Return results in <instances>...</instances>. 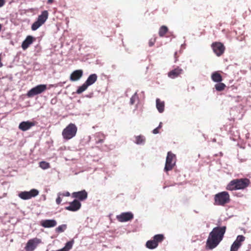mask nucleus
<instances>
[{
    "label": "nucleus",
    "mask_w": 251,
    "mask_h": 251,
    "mask_svg": "<svg viewBox=\"0 0 251 251\" xmlns=\"http://www.w3.org/2000/svg\"><path fill=\"white\" fill-rule=\"evenodd\" d=\"M226 230V226H217L210 232L206 243V249L215 248L223 240Z\"/></svg>",
    "instance_id": "1"
},
{
    "label": "nucleus",
    "mask_w": 251,
    "mask_h": 251,
    "mask_svg": "<svg viewBox=\"0 0 251 251\" xmlns=\"http://www.w3.org/2000/svg\"><path fill=\"white\" fill-rule=\"evenodd\" d=\"M250 184L251 181L247 178H236L231 180L227 184L226 189L228 191L244 190L247 189Z\"/></svg>",
    "instance_id": "2"
},
{
    "label": "nucleus",
    "mask_w": 251,
    "mask_h": 251,
    "mask_svg": "<svg viewBox=\"0 0 251 251\" xmlns=\"http://www.w3.org/2000/svg\"><path fill=\"white\" fill-rule=\"evenodd\" d=\"M230 201V196L227 192L223 191L214 196V204L224 206Z\"/></svg>",
    "instance_id": "3"
},
{
    "label": "nucleus",
    "mask_w": 251,
    "mask_h": 251,
    "mask_svg": "<svg viewBox=\"0 0 251 251\" xmlns=\"http://www.w3.org/2000/svg\"><path fill=\"white\" fill-rule=\"evenodd\" d=\"M77 130V128L74 124H70L62 131L63 138L67 140L72 139L75 136Z\"/></svg>",
    "instance_id": "4"
},
{
    "label": "nucleus",
    "mask_w": 251,
    "mask_h": 251,
    "mask_svg": "<svg viewBox=\"0 0 251 251\" xmlns=\"http://www.w3.org/2000/svg\"><path fill=\"white\" fill-rule=\"evenodd\" d=\"M176 162V155L173 153L171 151H169L166 157L164 171L165 172H168L172 170L175 166Z\"/></svg>",
    "instance_id": "5"
},
{
    "label": "nucleus",
    "mask_w": 251,
    "mask_h": 251,
    "mask_svg": "<svg viewBox=\"0 0 251 251\" xmlns=\"http://www.w3.org/2000/svg\"><path fill=\"white\" fill-rule=\"evenodd\" d=\"M47 89V85L45 84L38 85L30 89L27 93V96L31 98L35 95L41 94L45 91Z\"/></svg>",
    "instance_id": "6"
},
{
    "label": "nucleus",
    "mask_w": 251,
    "mask_h": 251,
    "mask_svg": "<svg viewBox=\"0 0 251 251\" xmlns=\"http://www.w3.org/2000/svg\"><path fill=\"white\" fill-rule=\"evenodd\" d=\"M211 48L214 52L218 56H221L224 53L226 48L224 44L221 42H215L212 44Z\"/></svg>",
    "instance_id": "7"
},
{
    "label": "nucleus",
    "mask_w": 251,
    "mask_h": 251,
    "mask_svg": "<svg viewBox=\"0 0 251 251\" xmlns=\"http://www.w3.org/2000/svg\"><path fill=\"white\" fill-rule=\"evenodd\" d=\"M39 194V191L35 189H32L29 191L21 192L18 195L19 197L23 200H28L32 197H35Z\"/></svg>",
    "instance_id": "8"
},
{
    "label": "nucleus",
    "mask_w": 251,
    "mask_h": 251,
    "mask_svg": "<svg viewBox=\"0 0 251 251\" xmlns=\"http://www.w3.org/2000/svg\"><path fill=\"white\" fill-rule=\"evenodd\" d=\"M41 242V240L37 238L30 239L27 242L25 249L26 251H33Z\"/></svg>",
    "instance_id": "9"
},
{
    "label": "nucleus",
    "mask_w": 251,
    "mask_h": 251,
    "mask_svg": "<svg viewBox=\"0 0 251 251\" xmlns=\"http://www.w3.org/2000/svg\"><path fill=\"white\" fill-rule=\"evenodd\" d=\"M116 218L120 222H126L133 219V214L130 212L122 213L117 215Z\"/></svg>",
    "instance_id": "10"
},
{
    "label": "nucleus",
    "mask_w": 251,
    "mask_h": 251,
    "mask_svg": "<svg viewBox=\"0 0 251 251\" xmlns=\"http://www.w3.org/2000/svg\"><path fill=\"white\" fill-rule=\"evenodd\" d=\"M81 206V203L77 200H74L70 202V205L65 207V209L71 211H76Z\"/></svg>",
    "instance_id": "11"
},
{
    "label": "nucleus",
    "mask_w": 251,
    "mask_h": 251,
    "mask_svg": "<svg viewBox=\"0 0 251 251\" xmlns=\"http://www.w3.org/2000/svg\"><path fill=\"white\" fill-rule=\"evenodd\" d=\"M35 125V122L25 121L21 122L19 125V128L23 131H25L29 129L31 127Z\"/></svg>",
    "instance_id": "12"
},
{
    "label": "nucleus",
    "mask_w": 251,
    "mask_h": 251,
    "mask_svg": "<svg viewBox=\"0 0 251 251\" xmlns=\"http://www.w3.org/2000/svg\"><path fill=\"white\" fill-rule=\"evenodd\" d=\"M88 194L85 190H82L78 192H75L72 193V197L75 199H77L81 201L86 200L87 198Z\"/></svg>",
    "instance_id": "13"
},
{
    "label": "nucleus",
    "mask_w": 251,
    "mask_h": 251,
    "mask_svg": "<svg viewBox=\"0 0 251 251\" xmlns=\"http://www.w3.org/2000/svg\"><path fill=\"white\" fill-rule=\"evenodd\" d=\"M82 70H76L74 71L70 75V79L72 81H75L79 80L83 75Z\"/></svg>",
    "instance_id": "14"
},
{
    "label": "nucleus",
    "mask_w": 251,
    "mask_h": 251,
    "mask_svg": "<svg viewBox=\"0 0 251 251\" xmlns=\"http://www.w3.org/2000/svg\"><path fill=\"white\" fill-rule=\"evenodd\" d=\"M183 72V70L179 67L171 70L168 73V76L172 78H175L180 75Z\"/></svg>",
    "instance_id": "15"
},
{
    "label": "nucleus",
    "mask_w": 251,
    "mask_h": 251,
    "mask_svg": "<svg viewBox=\"0 0 251 251\" xmlns=\"http://www.w3.org/2000/svg\"><path fill=\"white\" fill-rule=\"evenodd\" d=\"M35 38L30 35L26 37L25 39L23 42L22 44V48L24 50L27 49L29 46L32 44Z\"/></svg>",
    "instance_id": "16"
},
{
    "label": "nucleus",
    "mask_w": 251,
    "mask_h": 251,
    "mask_svg": "<svg viewBox=\"0 0 251 251\" xmlns=\"http://www.w3.org/2000/svg\"><path fill=\"white\" fill-rule=\"evenodd\" d=\"M56 224L57 223L54 220H46L41 222V226L46 228L54 227Z\"/></svg>",
    "instance_id": "17"
},
{
    "label": "nucleus",
    "mask_w": 251,
    "mask_h": 251,
    "mask_svg": "<svg viewBox=\"0 0 251 251\" xmlns=\"http://www.w3.org/2000/svg\"><path fill=\"white\" fill-rule=\"evenodd\" d=\"M97 78L98 76L96 74H91L89 76L85 82L87 84V85L90 86L93 84L97 81Z\"/></svg>",
    "instance_id": "18"
},
{
    "label": "nucleus",
    "mask_w": 251,
    "mask_h": 251,
    "mask_svg": "<svg viewBox=\"0 0 251 251\" xmlns=\"http://www.w3.org/2000/svg\"><path fill=\"white\" fill-rule=\"evenodd\" d=\"M212 80L215 82H221L223 80L221 75L218 72H214L211 75Z\"/></svg>",
    "instance_id": "19"
},
{
    "label": "nucleus",
    "mask_w": 251,
    "mask_h": 251,
    "mask_svg": "<svg viewBox=\"0 0 251 251\" xmlns=\"http://www.w3.org/2000/svg\"><path fill=\"white\" fill-rule=\"evenodd\" d=\"M48 16L49 13L48 11L44 10L42 12L41 15L38 16L37 20L44 24L48 19Z\"/></svg>",
    "instance_id": "20"
},
{
    "label": "nucleus",
    "mask_w": 251,
    "mask_h": 251,
    "mask_svg": "<svg viewBox=\"0 0 251 251\" xmlns=\"http://www.w3.org/2000/svg\"><path fill=\"white\" fill-rule=\"evenodd\" d=\"M156 106L158 111L160 113H162L164 110V101H161L159 99H157L156 100Z\"/></svg>",
    "instance_id": "21"
},
{
    "label": "nucleus",
    "mask_w": 251,
    "mask_h": 251,
    "mask_svg": "<svg viewBox=\"0 0 251 251\" xmlns=\"http://www.w3.org/2000/svg\"><path fill=\"white\" fill-rule=\"evenodd\" d=\"M158 246L157 244L152 239L149 240L146 243V247L150 249H153Z\"/></svg>",
    "instance_id": "22"
},
{
    "label": "nucleus",
    "mask_w": 251,
    "mask_h": 251,
    "mask_svg": "<svg viewBox=\"0 0 251 251\" xmlns=\"http://www.w3.org/2000/svg\"><path fill=\"white\" fill-rule=\"evenodd\" d=\"M168 27L165 25H162L161 26L159 30V35L160 37H163L165 34L168 32Z\"/></svg>",
    "instance_id": "23"
},
{
    "label": "nucleus",
    "mask_w": 251,
    "mask_h": 251,
    "mask_svg": "<svg viewBox=\"0 0 251 251\" xmlns=\"http://www.w3.org/2000/svg\"><path fill=\"white\" fill-rule=\"evenodd\" d=\"M226 87V85L224 83L221 82H218V83L215 85V88L217 91H222L225 90Z\"/></svg>",
    "instance_id": "24"
},
{
    "label": "nucleus",
    "mask_w": 251,
    "mask_h": 251,
    "mask_svg": "<svg viewBox=\"0 0 251 251\" xmlns=\"http://www.w3.org/2000/svg\"><path fill=\"white\" fill-rule=\"evenodd\" d=\"M165 237L163 234H157L153 236V239L155 241L156 243L158 245L159 243H161L164 239Z\"/></svg>",
    "instance_id": "25"
},
{
    "label": "nucleus",
    "mask_w": 251,
    "mask_h": 251,
    "mask_svg": "<svg viewBox=\"0 0 251 251\" xmlns=\"http://www.w3.org/2000/svg\"><path fill=\"white\" fill-rule=\"evenodd\" d=\"M245 240V237L243 235H238L233 243L236 244V245H240V247H241L242 246V243Z\"/></svg>",
    "instance_id": "26"
},
{
    "label": "nucleus",
    "mask_w": 251,
    "mask_h": 251,
    "mask_svg": "<svg viewBox=\"0 0 251 251\" xmlns=\"http://www.w3.org/2000/svg\"><path fill=\"white\" fill-rule=\"evenodd\" d=\"M88 86H89L87 85L85 82H84V83H83L81 86L78 88L76 93L78 94L82 93L87 89Z\"/></svg>",
    "instance_id": "27"
},
{
    "label": "nucleus",
    "mask_w": 251,
    "mask_h": 251,
    "mask_svg": "<svg viewBox=\"0 0 251 251\" xmlns=\"http://www.w3.org/2000/svg\"><path fill=\"white\" fill-rule=\"evenodd\" d=\"M43 24H42L41 22H40L39 21L37 20L36 21H35L31 25V29L32 30H37L39 27H40L42 25H43Z\"/></svg>",
    "instance_id": "28"
},
{
    "label": "nucleus",
    "mask_w": 251,
    "mask_h": 251,
    "mask_svg": "<svg viewBox=\"0 0 251 251\" xmlns=\"http://www.w3.org/2000/svg\"><path fill=\"white\" fill-rule=\"evenodd\" d=\"M39 166L44 170H46L50 168V163L46 161L40 162L39 163Z\"/></svg>",
    "instance_id": "29"
},
{
    "label": "nucleus",
    "mask_w": 251,
    "mask_h": 251,
    "mask_svg": "<svg viewBox=\"0 0 251 251\" xmlns=\"http://www.w3.org/2000/svg\"><path fill=\"white\" fill-rule=\"evenodd\" d=\"M145 138L142 136H138L136 137V143L137 144H141L144 142Z\"/></svg>",
    "instance_id": "30"
},
{
    "label": "nucleus",
    "mask_w": 251,
    "mask_h": 251,
    "mask_svg": "<svg viewBox=\"0 0 251 251\" xmlns=\"http://www.w3.org/2000/svg\"><path fill=\"white\" fill-rule=\"evenodd\" d=\"M66 225H62L56 228V231L58 232H62L66 229Z\"/></svg>",
    "instance_id": "31"
},
{
    "label": "nucleus",
    "mask_w": 251,
    "mask_h": 251,
    "mask_svg": "<svg viewBox=\"0 0 251 251\" xmlns=\"http://www.w3.org/2000/svg\"><path fill=\"white\" fill-rule=\"evenodd\" d=\"M138 97L136 93H135L130 98V104H133L135 101L138 100Z\"/></svg>",
    "instance_id": "32"
},
{
    "label": "nucleus",
    "mask_w": 251,
    "mask_h": 251,
    "mask_svg": "<svg viewBox=\"0 0 251 251\" xmlns=\"http://www.w3.org/2000/svg\"><path fill=\"white\" fill-rule=\"evenodd\" d=\"M240 248V245L233 243L230 247V251H237Z\"/></svg>",
    "instance_id": "33"
},
{
    "label": "nucleus",
    "mask_w": 251,
    "mask_h": 251,
    "mask_svg": "<svg viewBox=\"0 0 251 251\" xmlns=\"http://www.w3.org/2000/svg\"><path fill=\"white\" fill-rule=\"evenodd\" d=\"M155 42H156V38H151L149 42V46L150 47H152V46H153L154 43H155Z\"/></svg>",
    "instance_id": "34"
},
{
    "label": "nucleus",
    "mask_w": 251,
    "mask_h": 251,
    "mask_svg": "<svg viewBox=\"0 0 251 251\" xmlns=\"http://www.w3.org/2000/svg\"><path fill=\"white\" fill-rule=\"evenodd\" d=\"M62 201V199L61 198L60 195L58 193V197L56 199V202L57 204H60Z\"/></svg>",
    "instance_id": "35"
},
{
    "label": "nucleus",
    "mask_w": 251,
    "mask_h": 251,
    "mask_svg": "<svg viewBox=\"0 0 251 251\" xmlns=\"http://www.w3.org/2000/svg\"><path fill=\"white\" fill-rule=\"evenodd\" d=\"M59 194L61 196L63 197H69L70 196V194L69 192H66L63 193H59Z\"/></svg>",
    "instance_id": "36"
},
{
    "label": "nucleus",
    "mask_w": 251,
    "mask_h": 251,
    "mask_svg": "<svg viewBox=\"0 0 251 251\" xmlns=\"http://www.w3.org/2000/svg\"><path fill=\"white\" fill-rule=\"evenodd\" d=\"M159 127H157L156 128H155L154 129H153V131H152L153 133L157 134V133H159Z\"/></svg>",
    "instance_id": "37"
},
{
    "label": "nucleus",
    "mask_w": 251,
    "mask_h": 251,
    "mask_svg": "<svg viewBox=\"0 0 251 251\" xmlns=\"http://www.w3.org/2000/svg\"><path fill=\"white\" fill-rule=\"evenodd\" d=\"M5 0H0V7H2L5 4Z\"/></svg>",
    "instance_id": "38"
},
{
    "label": "nucleus",
    "mask_w": 251,
    "mask_h": 251,
    "mask_svg": "<svg viewBox=\"0 0 251 251\" xmlns=\"http://www.w3.org/2000/svg\"><path fill=\"white\" fill-rule=\"evenodd\" d=\"M54 0H48L47 3L48 4H51L53 2Z\"/></svg>",
    "instance_id": "39"
},
{
    "label": "nucleus",
    "mask_w": 251,
    "mask_h": 251,
    "mask_svg": "<svg viewBox=\"0 0 251 251\" xmlns=\"http://www.w3.org/2000/svg\"><path fill=\"white\" fill-rule=\"evenodd\" d=\"M103 139H100L98 142L97 143H102L103 142Z\"/></svg>",
    "instance_id": "40"
},
{
    "label": "nucleus",
    "mask_w": 251,
    "mask_h": 251,
    "mask_svg": "<svg viewBox=\"0 0 251 251\" xmlns=\"http://www.w3.org/2000/svg\"><path fill=\"white\" fill-rule=\"evenodd\" d=\"M161 123H160L159 126L158 127H159V128L161 127Z\"/></svg>",
    "instance_id": "41"
}]
</instances>
